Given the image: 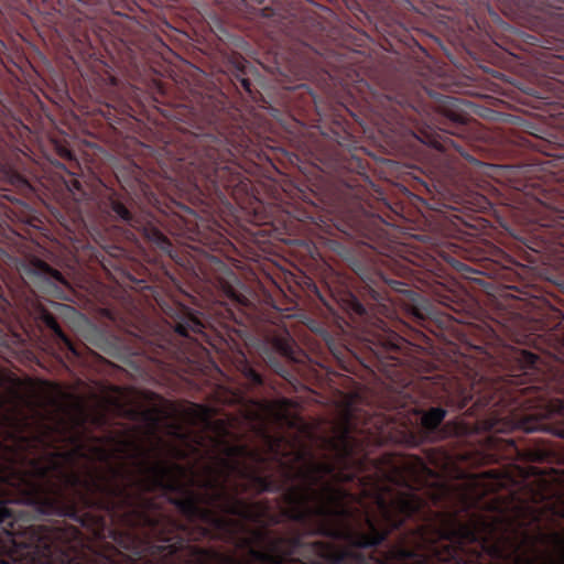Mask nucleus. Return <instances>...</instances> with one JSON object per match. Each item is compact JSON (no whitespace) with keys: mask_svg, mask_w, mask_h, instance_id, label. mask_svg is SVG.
I'll return each instance as SVG.
<instances>
[{"mask_svg":"<svg viewBox=\"0 0 564 564\" xmlns=\"http://www.w3.org/2000/svg\"><path fill=\"white\" fill-rule=\"evenodd\" d=\"M220 452L202 478L183 484L180 464L150 462L151 451L130 437L109 436L88 453L74 438L56 449L44 434L4 431L0 435V564H87L83 532L107 528L104 511L144 564H319V540L299 531L273 534L284 521L319 534V460L296 451L279 459L282 479L245 464L265 458L236 437L224 420L207 421Z\"/></svg>","mask_w":564,"mask_h":564,"instance_id":"nucleus-1","label":"nucleus"},{"mask_svg":"<svg viewBox=\"0 0 564 564\" xmlns=\"http://www.w3.org/2000/svg\"><path fill=\"white\" fill-rule=\"evenodd\" d=\"M177 110L180 149L169 153L194 187L197 198L206 205L230 206L247 194L249 181L240 171V155H246L251 139L245 129L223 115L200 118L194 111Z\"/></svg>","mask_w":564,"mask_h":564,"instance_id":"nucleus-2","label":"nucleus"},{"mask_svg":"<svg viewBox=\"0 0 564 564\" xmlns=\"http://www.w3.org/2000/svg\"><path fill=\"white\" fill-rule=\"evenodd\" d=\"M131 181L122 182L120 176L117 180L120 183L124 193L110 191L105 202V208L108 215L116 221L129 226L138 230L142 237L160 252L167 254L170 258L175 259L174 247L171 240L153 224L151 220H142L131 209L132 199L129 195V189L141 187L142 185V169L137 164H130Z\"/></svg>","mask_w":564,"mask_h":564,"instance_id":"nucleus-3","label":"nucleus"},{"mask_svg":"<svg viewBox=\"0 0 564 564\" xmlns=\"http://www.w3.org/2000/svg\"><path fill=\"white\" fill-rule=\"evenodd\" d=\"M345 86L352 102L356 104L359 113L345 107L346 111L360 124L364 118H370L373 123L378 120L386 121L388 116V83L384 78L364 77L356 74L351 82H346Z\"/></svg>","mask_w":564,"mask_h":564,"instance_id":"nucleus-4","label":"nucleus"},{"mask_svg":"<svg viewBox=\"0 0 564 564\" xmlns=\"http://www.w3.org/2000/svg\"><path fill=\"white\" fill-rule=\"evenodd\" d=\"M340 182L352 191L351 195L364 200L369 188L375 185L367 174V162L350 151H343L337 160Z\"/></svg>","mask_w":564,"mask_h":564,"instance_id":"nucleus-5","label":"nucleus"},{"mask_svg":"<svg viewBox=\"0 0 564 564\" xmlns=\"http://www.w3.org/2000/svg\"><path fill=\"white\" fill-rule=\"evenodd\" d=\"M262 358L276 375L282 378L290 376L288 362H295L297 359L294 340L288 330L268 336Z\"/></svg>","mask_w":564,"mask_h":564,"instance_id":"nucleus-6","label":"nucleus"},{"mask_svg":"<svg viewBox=\"0 0 564 564\" xmlns=\"http://www.w3.org/2000/svg\"><path fill=\"white\" fill-rule=\"evenodd\" d=\"M160 307L177 335L186 338L205 336L204 323L189 307L175 301H164Z\"/></svg>","mask_w":564,"mask_h":564,"instance_id":"nucleus-7","label":"nucleus"},{"mask_svg":"<svg viewBox=\"0 0 564 564\" xmlns=\"http://www.w3.org/2000/svg\"><path fill=\"white\" fill-rule=\"evenodd\" d=\"M207 261L213 269H215L217 271L218 270L224 271V273L226 275V276H224V275L219 274V275L215 276L217 284L220 288V290L223 291L225 297L228 299L235 305H240V306L248 305L249 300L247 299V296L245 294H242L239 291V288H238L241 285L240 281L231 271H229L226 268V264L221 260H219L215 257L207 258Z\"/></svg>","mask_w":564,"mask_h":564,"instance_id":"nucleus-8","label":"nucleus"},{"mask_svg":"<svg viewBox=\"0 0 564 564\" xmlns=\"http://www.w3.org/2000/svg\"><path fill=\"white\" fill-rule=\"evenodd\" d=\"M20 272L29 278H39L54 284L67 285V281L58 270L52 268L45 261L32 257L23 261L19 268Z\"/></svg>","mask_w":564,"mask_h":564,"instance_id":"nucleus-9","label":"nucleus"},{"mask_svg":"<svg viewBox=\"0 0 564 564\" xmlns=\"http://www.w3.org/2000/svg\"><path fill=\"white\" fill-rule=\"evenodd\" d=\"M180 208L182 212H184V215H178L177 218L175 219L180 228L171 232L176 236H186L192 240H197L206 243L204 241V235L200 231L199 225L196 220L195 213L191 208L182 205L180 206Z\"/></svg>","mask_w":564,"mask_h":564,"instance_id":"nucleus-10","label":"nucleus"},{"mask_svg":"<svg viewBox=\"0 0 564 564\" xmlns=\"http://www.w3.org/2000/svg\"><path fill=\"white\" fill-rule=\"evenodd\" d=\"M40 318L42 323L52 332L53 336L73 355L79 356L76 347L68 338V336L64 333L62 327L59 326L55 316L46 310H42L40 313Z\"/></svg>","mask_w":564,"mask_h":564,"instance_id":"nucleus-11","label":"nucleus"},{"mask_svg":"<svg viewBox=\"0 0 564 564\" xmlns=\"http://www.w3.org/2000/svg\"><path fill=\"white\" fill-rule=\"evenodd\" d=\"M291 401L286 398H280L273 401H264L262 408L278 420L286 419Z\"/></svg>","mask_w":564,"mask_h":564,"instance_id":"nucleus-12","label":"nucleus"},{"mask_svg":"<svg viewBox=\"0 0 564 564\" xmlns=\"http://www.w3.org/2000/svg\"><path fill=\"white\" fill-rule=\"evenodd\" d=\"M445 416V411L441 410V409H431L429 412L424 413L422 415V424L426 427V429H435L441 422L442 420L444 419Z\"/></svg>","mask_w":564,"mask_h":564,"instance_id":"nucleus-13","label":"nucleus"},{"mask_svg":"<svg viewBox=\"0 0 564 564\" xmlns=\"http://www.w3.org/2000/svg\"><path fill=\"white\" fill-rule=\"evenodd\" d=\"M234 83L237 87H241L252 99L257 98L252 90V83L249 78L246 77L243 69H239V72L235 75Z\"/></svg>","mask_w":564,"mask_h":564,"instance_id":"nucleus-14","label":"nucleus"},{"mask_svg":"<svg viewBox=\"0 0 564 564\" xmlns=\"http://www.w3.org/2000/svg\"><path fill=\"white\" fill-rule=\"evenodd\" d=\"M243 376L252 387H261L264 384L263 377L252 367L246 365L243 368Z\"/></svg>","mask_w":564,"mask_h":564,"instance_id":"nucleus-15","label":"nucleus"},{"mask_svg":"<svg viewBox=\"0 0 564 564\" xmlns=\"http://www.w3.org/2000/svg\"><path fill=\"white\" fill-rule=\"evenodd\" d=\"M142 420L148 424L150 433L154 434L160 424V416L155 410H145L141 413Z\"/></svg>","mask_w":564,"mask_h":564,"instance_id":"nucleus-16","label":"nucleus"},{"mask_svg":"<svg viewBox=\"0 0 564 564\" xmlns=\"http://www.w3.org/2000/svg\"><path fill=\"white\" fill-rule=\"evenodd\" d=\"M369 289H370V293H371V297L373 299V301H376L377 303L381 304V301L383 300V295L381 294L380 291L373 289L371 285H369Z\"/></svg>","mask_w":564,"mask_h":564,"instance_id":"nucleus-17","label":"nucleus"},{"mask_svg":"<svg viewBox=\"0 0 564 564\" xmlns=\"http://www.w3.org/2000/svg\"><path fill=\"white\" fill-rule=\"evenodd\" d=\"M58 153L63 159H66L68 161H73L75 159L72 151L66 148L59 149Z\"/></svg>","mask_w":564,"mask_h":564,"instance_id":"nucleus-18","label":"nucleus"},{"mask_svg":"<svg viewBox=\"0 0 564 564\" xmlns=\"http://www.w3.org/2000/svg\"><path fill=\"white\" fill-rule=\"evenodd\" d=\"M379 507L381 509L383 520L388 521V506L386 505V501L383 499L379 500Z\"/></svg>","mask_w":564,"mask_h":564,"instance_id":"nucleus-19","label":"nucleus"},{"mask_svg":"<svg viewBox=\"0 0 564 564\" xmlns=\"http://www.w3.org/2000/svg\"><path fill=\"white\" fill-rule=\"evenodd\" d=\"M231 2L238 11H243L246 8V0H231Z\"/></svg>","mask_w":564,"mask_h":564,"instance_id":"nucleus-20","label":"nucleus"},{"mask_svg":"<svg viewBox=\"0 0 564 564\" xmlns=\"http://www.w3.org/2000/svg\"><path fill=\"white\" fill-rule=\"evenodd\" d=\"M351 451H352V448H351V447H350V445L348 444V437H347V436H345V437H344V452H345V454L348 456V455H350Z\"/></svg>","mask_w":564,"mask_h":564,"instance_id":"nucleus-21","label":"nucleus"},{"mask_svg":"<svg viewBox=\"0 0 564 564\" xmlns=\"http://www.w3.org/2000/svg\"><path fill=\"white\" fill-rule=\"evenodd\" d=\"M355 311L358 314H364L365 313V307L360 303L357 302L356 305H355Z\"/></svg>","mask_w":564,"mask_h":564,"instance_id":"nucleus-22","label":"nucleus"},{"mask_svg":"<svg viewBox=\"0 0 564 564\" xmlns=\"http://www.w3.org/2000/svg\"><path fill=\"white\" fill-rule=\"evenodd\" d=\"M199 271H200V273H202V275H203V278H204V279H206V280H208V281H213V279H214V278H213V276H210L207 272H205V271H204V269H203L202 267L199 268Z\"/></svg>","mask_w":564,"mask_h":564,"instance_id":"nucleus-23","label":"nucleus"},{"mask_svg":"<svg viewBox=\"0 0 564 564\" xmlns=\"http://www.w3.org/2000/svg\"><path fill=\"white\" fill-rule=\"evenodd\" d=\"M72 183H73V186H74L76 189H78V191L80 189V183H79V181L74 180Z\"/></svg>","mask_w":564,"mask_h":564,"instance_id":"nucleus-24","label":"nucleus"},{"mask_svg":"<svg viewBox=\"0 0 564 564\" xmlns=\"http://www.w3.org/2000/svg\"><path fill=\"white\" fill-rule=\"evenodd\" d=\"M256 3H262L264 0H253Z\"/></svg>","mask_w":564,"mask_h":564,"instance_id":"nucleus-25","label":"nucleus"},{"mask_svg":"<svg viewBox=\"0 0 564 564\" xmlns=\"http://www.w3.org/2000/svg\"><path fill=\"white\" fill-rule=\"evenodd\" d=\"M381 279L384 283H388V280L383 275H381Z\"/></svg>","mask_w":564,"mask_h":564,"instance_id":"nucleus-26","label":"nucleus"},{"mask_svg":"<svg viewBox=\"0 0 564 564\" xmlns=\"http://www.w3.org/2000/svg\"><path fill=\"white\" fill-rule=\"evenodd\" d=\"M337 142H338V144H339L340 147H343V145H344V143H343L340 140H337Z\"/></svg>","mask_w":564,"mask_h":564,"instance_id":"nucleus-27","label":"nucleus"},{"mask_svg":"<svg viewBox=\"0 0 564 564\" xmlns=\"http://www.w3.org/2000/svg\"><path fill=\"white\" fill-rule=\"evenodd\" d=\"M20 182L25 183V180L18 177Z\"/></svg>","mask_w":564,"mask_h":564,"instance_id":"nucleus-28","label":"nucleus"},{"mask_svg":"<svg viewBox=\"0 0 564 564\" xmlns=\"http://www.w3.org/2000/svg\"><path fill=\"white\" fill-rule=\"evenodd\" d=\"M386 459H387V455H386V454H383V455H382V460H386Z\"/></svg>","mask_w":564,"mask_h":564,"instance_id":"nucleus-29","label":"nucleus"}]
</instances>
